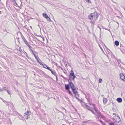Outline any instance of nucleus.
Instances as JSON below:
<instances>
[{"label": "nucleus", "mask_w": 125, "mask_h": 125, "mask_svg": "<svg viewBox=\"0 0 125 125\" xmlns=\"http://www.w3.org/2000/svg\"><path fill=\"white\" fill-rule=\"evenodd\" d=\"M35 59L37 60H39L40 61H41L40 60V59L39 58V57H38V55H36L35 56H34Z\"/></svg>", "instance_id": "aec40b11"}, {"label": "nucleus", "mask_w": 125, "mask_h": 125, "mask_svg": "<svg viewBox=\"0 0 125 125\" xmlns=\"http://www.w3.org/2000/svg\"><path fill=\"white\" fill-rule=\"evenodd\" d=\"M31 28H32L31 27Z\"/></svg>", "instance_id": "5fc2aeb1"}, {"label": "nucleus", "mask_w": 125, "mask_h": 125, "mask_svg": "<svg viewBox=\"0 0 125 125\" xmlns=\"http://www.w3.org/2000/svg\"><path fill=\"white\" fill-rule=\"evenodd\" d=\"M28 47H29V49H30V51L31 52H32V53H33L34 51L32 50L31 49V48H32L30 45H29L28 46Z\"/></svg>", "instance_id": "2eb2a0df"}, {"label": "nucleus", "mask_w": 125, "mask_h": 125, "mask_svg": "<svg viewBox=\"0 0 125 125\" xmlns=\"http://www.w3.org/2000/svg\"><path fill=\"white\" fill-rule=\"evenodd\" d=\"M13 2L14 3V2H15L16 1V0H12Z\"/></svg>", "instance_id": "4c0bfd02"}, {"label": "nucleus", "mask_w": 125, "mask_h": 125, "mask_svg": "<svg viewBox=\"0 0 125 125\" xmlns=\"http://www.w3.org/2000/svg\"><path fill=\"white\" fill-rule=\"evenodd\" d=\"M42 65H43V67L44 68H45L47 66V65L45 64H42Z\"/></svg>", "instance_id": "393cba45"}, {"label": "nucleus", "mask_w": 125, "mask_h": 125, "mask_svg": "<svg viewBox=\"0 0 125 125\" xmlns=\"http://www.w3.org/2000/svg\"><path fill=\"white\" fill-rule=\"evenodd\" d=\"M39 60H37V61L39 63H40L41 65H42V64H42V63H41V61H40H40H39Z\"/></svg>", "instance_id": "bb28decb"}, {"label": "nucleus", "mask_w": 125, "mask_h": 125, "mask_svg": "<svg viewBox=\"0 0 125 125\" xmlns=\"http://www.w3.org/2000/svg\"><path fill=\"white\" fill-rule=\"evenodd\" d=\"M45 68L46 69H47L48 70H50L51 69H50V67H49L48 66L46 67Z\"/></svg>", "instance_id": "c756f323"}, {"label": "nucleus", "mask_w": 125, "mask_h": 125, "mask_svg": "<svg viewBox=\"0 0 125 125\" xmlns=\"http://www.w3.org/2000/svg\"><path fill=\"white\" fill-rule=\"evenodd\" d=\"M109 125H116L114 123H109Z\"/></svg>", "instance_id": "5701e85b"}, {"label": "nucleus", "mask_w": 125, "mask_h": 125, "mask_svg": "<svg viewBox=\"0 0 125 125\" xmlns=\"http://www.w3.org/2000/svg\"><path fill=\"white\" fill-rule=\"evenodd\" d=\"M71 78L72 80H73L76 77V76L74 75V73L73 71L72 70L69 74V78Z\"/></svg>", "instance_id": "20e7f679"}, {"label": "nucleus", "mask_w": 125, "mask_h": 125, "mask_svg": "<svg viewBox=\"0 0 125 125\" xmlns=\"http://www.w3.org/2000/svg\"><path fill=\"white\" fill-rule=\"evenodd\" d=\"M31 111H30L28 110L27 112L25 113L24 114L25 118L27 120L28 119L29 116L31 115Z\"/></svg>", "instance_id": "39448f33"}, {"label": "nucleus", "mask_w": 125, "mask_h": 125, "mask_svg": "<svg viewBox=\"0 0 125 125\" xmlns=\"http://www.w3.org/2000/svg\"><path fill=\"white\" fill-rule=\"evenodd\" d=\"M66 90L68 91V93L71 95H73L72 93L71 92V91L70 90V87L69 86H67L66 88H65Z\"/></svg>", "instance_id": "423d86ee"}, {"label": "nucleus", "mask_w": 125, "mask_h": 125, "mask_svg": "<svg viewBox=\"0 0 125 125\" xmlns=\"http://www.w3.org/2000/svg\"><path fill=\"white\" fill-rule=\"evenodd\" d=\"M32 54H33L34 55V56H35V55H36V54H34V52H33V53H32Z\"/></svg>", "instance_id": "58836bf2"}, {"label": "nucleus", "mask_w": 125, "mask_h": 125, "mask_svg": "<svg viewBox=\"0 0 125 125\" xmlns=\"http://www.w3.org/2000/svg\"><path fill=\"white\" fill-rule=\"evenodd\" d=\"M92 112L97 116H101V112L98 110L97 108L94 109V110H93Z\"/></svg>", "instance_id": "f03ea898"}, {"label": "nucleus", "mask_w": 125, "mask_h": 125, "mask_svg": "<svg viewBox=\"0 0 125 125\" xmlns=\"http://www.w3.org/2000/svg\"><path fill=\"white\" fill-rule=\"evenodd\" d=\"M120 49L122 53L124 54L125 53V49L123 47L120 48Z\"/></svg>", "instance_id": "9b49d317"}, {"label": "nucleus", "mask_w": 125, "mask_h": 125, "mask_svg": "<svg viewBox=\"0 0 125 125\" xmlns=\"http://www.w3.org/2000/svg\"><path fill=\"white\" fill-rule=\"evenodd\" d=\"M23 41H24V42H25V44L26 45H27L28 46H28L30 45H29V44L28 42H27V40H25Z\"/></svg>", "instance_id": "dca6fc26"}, {"label": "nucleus", "mask_w": 125, "mask_h": 125, "mask_svg": "<svg viewBox=\"0 0 125 125\" xmlns=\"http://www.w3.org/2000/svg\"><path fill=\"white\" fill-rule=\"evenodd\" d=\"M42 15L44 17L46 18L48 16L47 14L45 13H43Z\"/></svg>", "instance_id": "f3484780"}, {"label": "nucleus", "mask_w": 125, "mask_h": 125, "mask_svg": "<svg viewBox=\"0 0 125 125\" xmlns=\"http://www.w3.org/2000/svg\"><path fill=\"white\" fill-rule=\"evenodd\" d=\"M18 115L20 116L21 117H22V116L19 113H18Z\"/></svg>", "instance_id": "473e14b6"}, {"label": "nucleus", "mask_w": 125, "mask_h": 125, "mask_svg": "<svg viewBox=\"0 0 125 125\" xmlns=\"http://www.w3.org/2000/svg\"><path fill=\"white\" fill-rule=\"evenodd\" d=\"M82 79H83V80H86V79H87V78H83V77H82Z\"/></svg>", "instance_id": "c9c22d12"}, {"label": "nucleus", "mask_w": 125, "mask_h": 125, "mask_svg": "<svg viewBox=\"0 0 125 125\" xmlns=\"http://www.w3.org/2000/svg\"><path fill=\"white\" fill-rule=\"evenodd\" d=\"M21 37L22 38V39L23 41H24L26 39H25V37H24V36L22 35H21Z\"/></svg>", "instance_id": "c85d7f7f"}, {"label": "nucleus", "mask_w": 125, "mask_h": 125, "mask_svg": "<svg viewBox=\"0 0 125 125\" xmlns=\"http://www.w3.org/2000/svg\"><path fill=\"white\" fill-rule=\"evenodd\" d=\"M26 57L27 58H28L29 59H31V58L29 57L27 54V55H26Z\"/></svg>", "instance_id": "72a5a7b5"}, {"label": "nucleus", "mask_w": 125, "mask_h": 125, "mask_svg": "<svg viewBox=\"0 0 125 125\" xmlns=\"http://www.w3.org/2000/svg\"><path fill=\"white\" fill-rule=\"evenodd\" d=\"M72 91H73L75 97L79 101H80V100L77 97H76L77 95L79 96V94H78V92L76 91V87H75L74 88H73L72 89Z\"/></svg>", "instance_id": "7ed1b4c3"}, {"label": "nucleus", "mask_w": 125, "mask_h": 125, "mask_svg": "<svg viewBox=\"0 0 125 125\" xmlns=\"http://www.w3.org/2000/svg\"><path fill=\"white\" fill-rule=\"evenodd\" d=\"M98 118V120L100 121L101 123H103V122L101 120H100V116H97Z\"/></svg>", "instance_id": "412c9836"}, {"label": "nucleus", "mask_w": 125, "mask_h": 125, "mask_svg": "<svg viewBox=\"0 0 125 125\" xmlns=\"http://www.w3.org/2000/svg\"><path fill=\"white\" fill-rule=\"evenodd\" d=\"M102 79L101 78H100L99 80V83H101V82L102 81Z\"/></svg>", "instance_id": "7c9ffc66"}, {"label": "nucleus", "mask_w": 125, "mask_h": 125, "mask_svg": "<svg viewBox=\"0 0 125 125\" xmlns=\"http://www.w3.org/2000/svg\"><path fill=\"white\" fill-rule=\"evenodd\" d=\"M99 15L97 12L96 11L94 12L91 13L89 16V18L93 21H96L98 18Z\"/></svg>", "instance_id": "f257e3e1"}, {"label": "nucleus", "mask_w": 125, "mask_h": 125, "mask_svg": "<svg viewBox=\"0 0 125 125\" xmlns=\"http://www.w3.org/2000/svg\"><path fill=\"white\" fill-rule=\"evenodd\" d=\"M82 125H86L85 124H82Z\"/></svg>", "instance_id": "a18cd8bd"}, {"label": "nucleus", "mask_w": 125, "mask_h": 125, "mask_svg": "<svg viewBox=\"0 0 125 125\" xmlns=\"http://www.w3.org/2000/svg\"><path fill=\"white\" fill-rule=\"evenodd\" d=\"M105 29V30H107V29Z\"/></svg>", "instance_id": "603ef678"}, {"label": "nucleus", "mask_w": 125, "mask_h": 125, "mask_svg": "<svg viewBox=\"0 0 125 125\" xmlns=\"http://www.w3.org/2000/svg\"><path fill=\"white\" fill-rule=\"evenodd\" d=\"M62 77L63 78V76L62 75Z\"/></svg>", "instance_id": "8fccbe9b"}, {"label": "nucleus", "mask_w": 125, "mask_h": 125, "mask_svg": "<svg viewBox=\"0 0 125 125\" xmlns=\"http://www.w3.org/2000/svg\"><path fill=\"white\" fill-rule=\"evenodd\" d=\"M83 122V123H86L87 122V121H84V122Z\"/></svg>", "instance_id": "79ce46f5"}, {"label": "nucleus", "mask_w": 125, "mask_h": 125, "mask_svg": "<svg viewBox=\"0 0 125 125\" xmlns=\"http://www.w3.org/2000/svg\"><path fill=\"white\" fill-rule=\"evenodd\" d=\"M121 46H122V45L121 44L120 47H121Z\"/></svg>", "instance_id": "3c124183"}, {"label": "nucleus", "mask_w": 125, "mask_h": 125, "mask_svg": "<svg viewBox=\"0 0 125 125\" xmlns=\"http://www.w3.org/2000/svg\"><path fill=\"white\" fill-rule=\"evenodd\" d=\"M46 19L48 21H51V20L50 18H49L48 16Z\"/></svg>", "instance_id": "b1692460"}, {"label": "nucleus", "mask_w": 125, "mask_h": 125, "mask_svg": "<svg viewBox=\"0 0 125 125\" xmlns=\"http://www.w3.org/2000/svg\"><path fill=\"white\" fill-rule=\"evenodd\" d=\"M51 72V73L54 75H56V73L55 72V71L54 70H53L52 69H51L50 70Z\"/></svg>", "instance_id": "f8f14e48"}, {"label": "nucleus", "mask_w": 125, "mask_h": 125, "mask_svg": "<svg viewBox=\"0 0 125 125\" xmlns=\"http://www.w3.org/2000/svg\"><path fill=\"white\" fill-rule=\"evenodd\" d=\"M70 87H71V88H72V89H73V88H74V87H75L73 83H72L70 85Z\"/></svg>", "instance_id": "a211bd4d"}, {"label": "nucleus", "mask_w": 125, "mask_h": 125, "mask_svg": "<svg viewBox=\"0 0 125 125\" xmlns=\"http://www.w3.org/2000/svg\"><path fill=\"white\" fill-rule=\"evenodd\" d=\"M100 48H101V50L102 51H103V49H102V48H101V47H100Z\"/></svg>", "instance_id": "37998d69"}, {"label": "nucleus", "mask_w": 125, "mask_h": 125, "mask_svg": "<svg viewBox=\"0 0 125 125\" xmlns=\"http://www.w3.org/2000/svg\"><path fill=\"white\" fill-rule=\"evenodd\" d=\"M116 100L119 103H121L122 102V100L121 98H117Z\"/></svg>", "instance_id": "9d476101"}, {"label": "nucleus", "mask_w": 125, "mask_h": 125, "mask_svg": "<svg viewBox=\"0 0 125 125\" xmlns=\"http://www.w3.org/2000/svg\"><path fill=\"white\" fill-rule=\"evenodd\" d=\"M87 108L88 110L90 111L91 112L93 111V110H94V109L93 108L90 107L89 106H88Z\"/></svg>", "instance_id": "1a4fd4ad"}, {"label": "nucleus", "mask_w": 125, "mask_h": 125, "mask_svg": "<svg viewBox=\"0 0 125 125\" xmlns=\"http://www.w3.org/2000/svg\"><path fill=\"white\" fill-rule=\"evenodd\" d=\"M1 11H0V13L1 14Z\"/></svg>", "instance_id": "09e8293b"}, {"label": "nucleus", "mask_w": 125, "mask_h": 125, "mask_svg": "<svg viewBox=\"0 0 125 125\" xmlns=\"http://www.w3.org/2000/svg\"><path fill=\"white\" fill-rule=\"evenodd\" d=\"M7 91V92L9 94H10V93H9V92H8V91Z\"/></svg>", "instance_id": "de8ad7c7"}, {"label": "nucleus", "mask_w": 125, "mask_h": 125, "mask_svg": "<svg viewBox=\"0 0 125 125\" xmlns=\"http://www.w3.org/2000/svg\"><path fill=\"white\" fill-rule=\"evenodd\" d=\"M117 23L118 24V22H117Z\"/></svg>", "instance_id": "6e6d98bb"}, {"label": "nucleus", "mask_w": 125, "mask_h": 125, "mask_svg": "<svg viewBox=\"0 0 125 125\" xmlns=\"http://www.w3.org/2000/svg\"><path fill=\"white\" fill-rule=\"evenodd\" d=\"M5 46L6 47V48H8L9 49V48L8 47H7L6 45H5Z\"/></svg>", "instance_id": "c03bdc74"}, {"label": "nucleus", "mask_w": 125, "mask_h": 125, "mask_svg": "<svg viewBox=\"0 0 125 125\" xmlns=\"http://www.w3.org/2000/svg\"><path fill=\"white\" fill-rule=\"evenodd\" d=\"M69 84H65V87L66 88L67 86L68 87L69 86V87H70V85L73 83L72 82L68 81Z\"/></svg>", "instance_id": "6e6552de"}, {"label": "nucleus", "mask_w": 125, "mask_h": 125, "mask_svg": "<svg viewBox=\"0 0 125 125\" xmlns=\"http://www.w3.org/2000/svg\"><path fill=\"white\" fill-rule=\"evenodd\" d=\"M31 28H32L31 27Z\"/></svg>", "instance_id": "864d4df0"}, {"label": "nucleus", "mask_w": 125, "mask_h": 125, "mask_svg": "<svg viewBox=\"0 0 125 125\" xmlns=\"http://www.w3.org/2000/svg\"><path fill=\"white\" fill-rule=\"evenodd\" d=\"M120 77L121 79L124 81L125 79V76L122 73H121L120 74Z\"/></svg>", "instance_id": "0eeeda50"}, {"label": "nucleus", "mask_w": 125, "mask_h": 125, "mask_svg": "<svg viewBox=\"0 0 125 125\" xmlns=\"http://www.w3.org/2000/svg\"><path fill=\"white\" fill-rule=\"evenodd\" d=\"M59 111L61 113H62V114H64V113H63L62 112V111Z\"/></svg>", "instance_id": "a19ab883"}, {"label": "nucleus", "mask_w": 125, "mask_h": 125, "mask_svg": "<svg viewBox=\"0 0 125 125\" xmlns=\"http://www.w3.org/2000/svg\"><path fill=\"white\" fill-rule=\"evenodd\" d=\"M106 47V48H107L108 49V50H109L110 51V50L109 49H108V48H107V47H106Z\"/></svg>", "instance_id": "49530a36"}, {"label": "nucleus", "mask_w": 125, "mask_h": 125, "mask_svg": "<svg viewBox=\"0 0 125 125\" xmlns=\"http://www.w3.org/2000/svg\"><path fill=\"white\" fill-rule=\"evenodd\" d=\"M13 5L14 6H15L17 7H18L19 6L18 5V4H17V3L16 2V1L15 2H14L13 3Z\"/></svg>", "instance_id": "4be33fe9"}, {"label": "nucleus", "mask_w": 125, "mask_h": 125, "mask_svg": "<svg viewBox=\"0 0 125 125\" xmlns=\"http://www.w3.org/2000/svg\"><path fill=\"white\" fill-rule=\"evenodd\" d=\"M85 106H86V108H87V107H88V105H87L86 104H85Z\"/></svg>", "instance_id": "e433bc0d"}, {"label": "nucleus", "mask_w": 125, "mask_h": 125, "mask_svg": "<svg viewBox=\"0 0 125 125\" xmlns=\"http://www.w3.org/2000/svg\"><path fill=\"white\" fill-rule=\"evenodd\" d=\"M93 20H91V21H90V23L91 24H93L94 25L95 24V21H92Z\"/></svg>", "instance_id": "a878e982"}, {"label": "nucleus", "mask_w": 125, "mask_h": 125, "mask_svg": "<svg viewBox=\"0 0 125 125\" xmlns=\"http://www.w3.org/2000/svg\"><path fill=\"white\" fill-rule=\"evenodd\" d=\"M54 76H55L56 77V80H57L58 77H57V74H56V75H54Z\"/></svg>", "instance_id": "f704fd0d"}, {"label": "nucleus", "mask_w": 125, "mask_h": 125, "mask_svg": "<svg viewBox=\"0 0 125 125\" xmlns=\"http://www.w3.org/2000/svg\"><path fill=\"white\" fill-rule=\"evenodd\" d=\"M103 102L104 104H105L107 103V99L105 98H103Z\"/></svg>", "instance_id": "ddd939ff"}, {"label": "nucleus", "mask_w": 125, "mask_h": 125, "mask_svg": "<svg viewBox=\"0 0 125 125\" xmlns=\"http://www.w3.org/2000/svg\"><path fill=\"white\" fill-rule=\"evenodd\" d=\"M120 62L121 63H122V64H124V65H125V64H124V63H123V62Z\"/></svg>", "instance_id": "ea45409f"}, {"label": "nucleus", "mask_w": 125, "mask_h": 125, "mask_svg": "<svg viewBox=\"0 0 125 125\" xmlns=\"http://www.w3.org/2000/svg\"><path fill=\"white\" fill-rule=\"evenodd\" d=\"M115 45L116 46H118L119 45V42L117 41H115Z\"/></svg>", "instance_id": "4468645a"}, {"label": "nucleus", "mask_w": 125, "mask_h": 125, "mask_svg": "<svg viewBox=\"0 0 125 125\" xmlns=\"http://www.w3.org/2000/svg\"><path fill=\"white\" fill-rule=\"evenodd\" d=\"M90 104L91 105H92L93 107V108L95 109V108H97L95 106V104Z\"/></svg>", "instance_id": "6ab92c4d"}, {"label": "nucleus", "mask_w": 125, "mask_h": 125, "mask_svg": "<svg viewBox=\"0 0 125 125\" xmlns=\"http://www.w3.org/2000/svg\"><path fill=\"white\" fill-rule=\"evenodd\" d=\"M0 99L3 101L4 102H5L6 101L4 100V99H3L2 98H1Z\"/></svg>", "instance_id": "2f4dec72"}, {"label": "nucleus", "mask_w": 125, "mask_h": 125, "mask_svg": "<svg viewBox=\"0 0 125 125\" xmlns=\"http://www.w3.org/2000/svg\"><path fill=\"white\" fill-rule=\"evenodd\" d=\"M89 3H91L92 2L90 0H85Z\"/></svg>", "instance_id": "cd10ccee"}]
</instances>
